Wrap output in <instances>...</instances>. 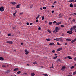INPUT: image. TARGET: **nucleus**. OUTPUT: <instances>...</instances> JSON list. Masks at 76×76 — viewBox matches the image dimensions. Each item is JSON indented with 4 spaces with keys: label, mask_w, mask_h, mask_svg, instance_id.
Here are the masks:
<instances>
[{
    "label": "nucleus",
    "mask_w": 76,
    "mask_h": 76,
    "mask_svg": "<svg viewBox=\"0 0 76 76\" xmlns=\"http://www.w3.org/2000/svg\"><path fill=\"white\" fill-rule=\"evenodd\" d=\"M76 28V26H73V27H71V28L69 30H71V31H73V29L74 30L75 29V28Z\"/></svg>",
    "instance_id": "obj_1"
},
{
    "label": "nucleus",
    "mask_w": 76,
    "mask_h": 76,
    "mask_svg": "<svg viewBox=\"0 0 76 76\" xmlns=\"http://www.w3.org/2000/svg\"><path fill=\"white\" fill-rule=\"evenodd\" d=\"M7 44H13V42L11 41H8L7 42Z\"/></svg>",
    "instance_id": "obj_2"
},
{
    "label": "nucleus",
    "mask_w": 76,
    "mask_h": 76,
    "mask_svg": "<svg viewBox=\"0 0 76 76\" xmlns=\"http://www.w3.org/2000/svg\"><path fill=\"white\" fill-rule=\"evenodd\" d=\"M4 7H1L0 8V10L1 12H3L4 11Z\"/></svg>",
    "instance_id": "obj_3"
},
{
    "label": "nucleus",
    "mask_w": 76,
    "mask_h": 76,
    "mask_svg": "<svg viewBox=\"0 0 76 76\" xmlns=\"http://www.w3.org/2000/svg\"><path fill=\"white\" fill-rule=\"evenodd\" d=\"M72 31L73 30H70V31H67V33H68V34H72L73 33Z\"/></svg>",
    "instance_id": "obj_4"
},
{
    "label": "nucleus",
    "mask_w": 76,
    "mask_h": 76,
    "mask_svg": "<svg viewBox=\"0 0 76 76\" xmlns=\"http://www.w3.org/2000/svg\"><path fill=\"white\" fill-rule=\"evenodd\" d=\"M66 69V66H63L62 67V68L61 69V70L62 71H64Z\"/></svg>",
    "instance_id": "obj_5"
},
{
    "label": "nucleus",
    "mask_w": 76,
    "mask_h": 76,
    "mask_svg": "<svg viewBox=\"0 0 76 76\" xmlns=\"http://www.w3.org/2000/svg\"><path fill=\"white\" fill-rule=\"evenodd\" d=\"M59 29L58 28V27H57L55 28V31L56 32H58V30Z\"/></svg>",
    "instance_id": "obj_6"
},
{
    "label": "nucleus",
    "mask_w": 76,
    "mask_h": 76,
    "mask_svg": "<svg viewBox=\"0 0 76 76\" xmlns=\"http://www.w3.org/2000/svg\"><path fill=\"white\" fill-rule=\"evenodd\" d=\"M76 40V38L74 39L73 40H72L71 41V43H73V42H75Z\"/></svg>",
    "instance_id": "obj_7"
},
{
    "label": "nucleus",
    "mask_w": 76,
    "mask_h": 76,
    "mask_svg": "<svg viewBox=\"0 0 76 76\" xmlns=\"http://www.w3.org/2000/svg\"><path fill=\"white\" fill-rule=\"evenodd\" d=\"M67 41H72V39H66Z\"/></svg>",
    "instance_id": "obj_8"
},
{
    "label": "nucleus",
    "mask_w": 76,
    "mask_h": 76,
    "mask_svg": "<svg viewBox=\"0 0 76 76\" xmlns=\"http://www.w3.org/2000/svg\"><path fill=\"white\" fill-rule=\"evenodd\" d=\"M62 49H63V48H59V49H57V51H61V50Z\"/></svg>",
    "instance_id": "obj_9"
},
{
    "label": "nucleus",
    "mask_w": 76,
    "mask_h": 76,
    "mask_svg": "<svg viewBox=\"0 0 76 76\" xmlns=\"http://www.w3.org/2000/svg\"><path fill=\"white\" fill-rule=\"evenodd\" d=\"M49 45H55V44L53 43L52 42V43H50L49 44Z\"/></svg>",
    "instance_id": "obj_10"
},
{
    "label": "nucleus",
    "mask_w": 76,
    "mask_h": 76,
    "mask_svg": "<svg viewBox=\"0 0 76 76\" xmlns=\"http://www.w3.org/2000/svg\"><path fill=\"white\" fill-rule=\"evenodd\" d=\"M54 40H56L57 41H60V38H57L54 39Z\"/></svg>",
    "instance_id": "obj_11"
},
{
    "label": "nucleus",
    "mask_w": 76,
    "mask_h": 76,
    "mask_svg": "<svg viewBox=\"0 0 76 76\" xmlns=\"http://www.w3.org/2000/svg\"><path fill=\"white\" fill-rule=\"evenodd\" d=\"M61 23V22H60L57 23L56 24V25H60Z\"/></svg>",
    "instance_id": "obj_12"
},
{
    "label": "nucleus",
    "mask_w": 76,
    "mask_h": 76,
    "mask_svg": "<svg viewBox=\"0 0 76 76\" xmlns=\"http://www.w3.org/2000/svg\"><path fill=\"white\" fill-rule=\"evenodd\" d=\"M19 70V68H16L14 69L13 71H17V70Z\"/></svg>",
    "instance_id": "obj_13"
},
{
    "label": "nucleus",
    "mask_w": 76,
    "mask_h": 76,
    "mask_svg": "<svg viewBox=\"0 0 76 76\" xmlns=\"http://www.w3.org/2000/svg\"><path fill=\"white\" fill-rule=\"evenodd\" d=\"M69 7H73V4L71 3L69 5Z\"/></svg>",
    "instance_id": "obj_14"
},
{
    "label": "nucleus",
    "mask_w": 76,
    "mask_h": 76,
    "mask_svg": "<svg viewBox=\"0 0 76 76\" xmlns=\"http://www.w3.org/2000/svg\"><path fill=\"white\" fill-rule=\"evenodd\" d=\"M11 4H13L14 5H15V4H16V2H11Z\"/></svg>",
    "instance_id": "obj_15"
},
{
    "label": "nucleus",
    "mask_w": 76,
    "mask_h": 76,
    "mask_svg": "<svg viewBox=\"0 0 76 76\" xmlns=\"http://www.w3.org/2000/svg\"><path fill=\"white\" fill-rule=\"evenodd\" d=\"M10 71L9 70H7V71H6V73H10Z\"/></svg>",
    "instance_id": "obj_16"
},
{
    "label": "nucleus",
    "mask_w": 76,
    "mask_h": 76,
    "mask_svg": "<svg viewBox=\"0 0 76 76\" xmlns=\"http://www.w3.org/2000/svg\"><path fill=\"white\" fill-rule=\"evenodd\" d=\"M19 7H20V5L18 4L16 6V8L17 9H18V8H19Z\"/></svg>",
    "instance_id": "obj_17"
},
{
    "label": "nucleus",
    "mask_w": 76,
    "mask_h": 76,
    "mask_svg": "<svg viewBox=\"0 0 76 76\" xmlns=\"http://www.w3.org/2000/svg\"><path fill=\"white\" fill-rule=\"evenodd\" d=\"M31 75L32 76H35V73H31Z\"/></svg>",
    "instance_id": "obj_18"
},
{
    "label": "nucleus",
    "mask_w": 76,
    "mask_h": 76,
    "mask_svg": "<svg viewBox=\"0 0 76 76\" xmlns=\"http://www.w3.org/2000/svg\"><path fill=\"white\" fill-rule=\"evenodd\" d=\"M67 58H69L70 60H72V58H71L70 56H67Z\"/></svg>",
    "instance_id": "obj_19"
},
{
    "label": "nucleus",
    "mask_w": 76,
    "mask_h": 76,
    "mask_svg": "<svg viewBox=\"0 0 76 76\" xmlns=\"http://www.w3.org/2000/svg\"><path fill=\"white\" fill-rule=\"evenodd\" d=\"M17 12H18L17 11H16L15 13H13L14 16H15V14L17 13Z\"/></svg>",
    "instance_id": "obj_20"
},
{
    "label": "nucleus",
    "mask_w": 76,
    "mask_h": 76,
    "mask_svg": "<svg viewBox=\"0 0 76 76\" xmlns=\"http://www.w3.org/2000/svg\"><path fill=\"white\" fill-rule=\"evenodd\" d=\"M4 60V59L3 58V57H0V60Z\"/></svg>",
    "instance_id": "obj_21"
},
{
    "label": "nucleus",
    "mask_w": 76,
    "mask_h": 76,
    "mask_svg": "<svg viewBox=\"0 0 76 76\" xmlns=\"http://www.w3.org/2000/svg\"><path fill=\"white\" fill-rule=\"evenodd\" d=\"M47 31L48 32H49V33H51V31L49 30V29H48Z\"/></svg>",
    "instance_id": "obj_22"
},
{
    "label": "nucleus",
    "mask_w": 76,
    "mask_h": 76,
    "mask_svg": "<svg viewBox=\"0 0 76 76\" xmlns=\"http://www.w3.org/2000/svg\"><path fill=\"white\" fill-rule=\"evenodd\" d=\"M57 61H60V62H61V59L60 58L58 59Z\"/></svg>",
    "instance_id": "obj_23"
},
{
    "label": "nucleus",
    "mask_w": 76,
    "mask_h": 76,
    "mask_svg": "<svg viewBox=\"0 0 76 76\" xmlns=\"http://www.w3.org/2000/svg\"><path fill=\"white\" fill-rule=\"evenodd\" d=\"M46 41H49L51 40V39H46Z\"/></svg>",
    "instance_id": "obj_24"
},
{
    "label": "nucleus",
    "mask_w": 76,
    "mask_h": 76,
    "mask_svg": "<svg viewBox=\"0 0 76 76\" xmlns=\"http://www.w3.org/2000/svg\"><path fill=\"white\" fill-rule=\"evenodd\" d=\"M33 64H37V62L36 61L35 62H34L33 63Z\"/></svg>",
    "instance_id": "obj_25"
},
{
    "label": "nucleus",
    "mask_w": 76,
    "mask_h": 76,
    "mask_svg": "<svg viewBox=\"0 0 76 76\" xmlns=\"http://www.w3.org/2000/svg\"><path fill=\"white\" fill-rule=\"evenodd\" d=\"M52 23H52V22H51L49 23V25H52Z\"/></svg>",
    "instance_id": "obj_26"
},
{
    "label": "nucleus",
    "mask_w": 76,
    "mask_h": 76,
    "mask_svg": "<svg viewBox=\"0 0 76 76\" xmlns=\"http://www.w3.org/2000/svg\"><path fill=\"white\" fill-rule=\"evenodd\" d=\"M44 16H42V20H44Z\"/></svg>",
    "instance_id": "obj_27"
},
{
    "label": "nucleus",
    "mask_w": 76,
    "mask_h": 76,
    "mask_svg": "<svg viewBox=\"0 0 76 76\" xmlns=\"http://www.w3.org/2000/svg\"><path fill=\"white\" fill-rule=\"evenodd\" d=\"M72 1H73V2H74V0H72L71 1H68V2H72Z\"/></svg>",
    "instance_id": "obj_28"
},
{
    "label": "nucleus",
    "mask_w": 76,
    "mask_h": 76,
    "mask_svg": "<svg viewBox=\"0 0 76 76\" xmlns=\"http://www.w3.org/2000/svg\"><path fill=\"white\" fill-rule=\"evenodd\" d=\"M62 40H63V38H59V41L60 40L61 41Z\"/></svg>",
    "instance_id": "obj_29"
},
{
    "label": "nucleus",
    "mask_w": 76,
    "mask_h": 76,
    "mask_svg": "<svg viewBox=\"0 0 76 76\" xmlns=\"http://www.w3.org/2000/svg\"><path fill=\"white\" fill-rule=\"evenodd\" d=\"M20 73H21V72H20V71H18L17 72V74H20Z\"/></svg>",
    "instance_id": "obj_30"
},
{
    "label": "nucleus",
    "mask_w": 76,
    "mask_h": 76,
    "mask_svg": "<svg viewBox=\"0 0 76 76\" xmlns=\"http://www.w3.org/2000/svg\"><path fill=\"white\" fill-rule=\"evenodd\" d=\"M28 54H29V52H26L25 53V54L26 55H28Z\"/></svg>",
    "instance_id": "obj_31"
},
{
    "label": "nucleus",
    "mask_w": 76,
    "mask_h": 76,
    "mask_svg": "<svg viewBox=\"0 0 76 76\" xmlns=\"http://www.w3.org/2000/svg\"><path fill=\"white\" fill-rule=\"evenodd\" d=\"M58 56H56L55 57H53V59H56V58H57Z\"/></svg>",
    "instance_id": "obj_32"
},
{
    "label": "nucleus",
    "mask_w": 76,
    "mask_h": 76,
    "mask_svg": "<svg viewBox=\"0 0 76 76\" xmlns=\"http://www.w3.org/2000/svg\"><path fill=\"white\" fill-rule=\"evenodd\" d=\"M75 68V66H72V67H71V69H73Z\"/></svg>",
    "instance_id": "obj_33"
},
{
    "label": "nucleus",
    "mask_w": 76,
    "mask_h": 76,
    "mask_svg": "<svg viewBox=\"0 0 76 76\" xmlns=\"http://www.w3.org/2000/svg\"><path fill=\"white\" fill-rule=\"evenodd\" d=\"M43 75H44V76H48V75L47 74H43Z\"/></svg>",
    "instance_id": "obj_34"
},
{
    "label": "nucleus",
    "mask_w": 76,
    "mask_h": 76,
    "mask_svg": "<svg viewBox=\"0 0 76 76\" xmlns=\"http://www.w3.org/2000/svg\"><path fill=\"white\" fill-rule=\"evenodd\" d=\"M61 28H64V26L63 25H61Z\"/></svg>",
    "instance_id": "obj_35"
},
{
    "label": "nucleus",
    "mask_w": 76,
    "mask_h": 76,
    "mask_svg": "<svg viewBox=\"0 0 76 76\" xmlns=\"http://www.w3.org/2000/svg\"><path fill=\"white\" fill-rule=\"evenodd\" d=\"M39 15L36 18V19H37L39 18Z\"/></svg>",
    "instance_id": "obj_36"
},
{
    "label": "nucleus",
    "mask_w": 76,
    "mask_h": 76,
    "mask_svg": "<svg viewBox=\"0 0 76 76\" xmlns=\"http://www.w3.org/2000/svg\"><path fill=\"white\" fill-rule=\"evenodd\" d=\"M2 67H6V66L4 65H2Z\"/></svg>",
    "instance_id": "obj_37"
},
{
    "label": "nucleus",
    "mask_w": 76,
    "mask_h": 76,
    "mask_svg": "<svg viewBox=\"0 0 76 76\" xmlns=\"http://www.w3.org/2000/svg\"><path fill=\"white\" fill-rule=\"evenodd\" d=\"M38 29L39 30H41V27H39L38 28Z\"/></svg>",
    "instance_id": "obj_38"
},
{
    "label": "nucleus",
    "mask_w": 76,
    "mask_h": 76,
    "mask_svg": "<svg viewBox=\"0 0 76 76\" xmlns=\"http://www.w3.org/2000/svg\"><path fill=\"white\" fill-rule=\"evenodd\" d=\"M57 23V21H55L53 22V23Z\"/></svg>",
    "instance_id": "obj_39"
},
{
    "label": "nucleus",
    "mask_w": 76,
    "mask_h": 76,
    "mask_svg": "<svg viewBox=\"0 0 76 76\" xmlns=\"http://www.w3.org/2000/svg\"><path fill=\"white\" fill-rule=\"evenodd\" d=\"M11 34H8V35L9 36V37H10V36H11Z\"/></svg>",
    "instance_id": "obj_40"
},
{
    "label": "nucleus",
    "mask_w": 76,
    "mask_h": 76,
    "mask_svg": "<svg viewBox=\"0 0 76 76\" xmlns=\"http://www.w3.org/2000/svg\"><path fill=\"white\" fill-rule=\"evenodd\" d=\"M52 53H55L56 52L55 51V50H53L52 51Z\"/></svg>",
    "instance_id": "obj_41"
},
{
    "label": "nucleus",
    "mask_w": 76,
    "mask_h": 76,
    "mask_svg": "<svg viewBox=\"0 0 76 76\" xmlns=\"http://www.w3.org/2000/svg\"><path fill=\"white\" fill-rule=\"evenodd\" d=\"M57 44L58 45H60V43H59L58 42H57Z\"/></svg>",
    "instance_id": "obj_42"
},
{
    "label": "nucleus",
    "mask_w": 76,
    "mask_h": 76,
    "mask_svg": "<svg viewBox=\"0 0 76 76\" xmlns=\"http://www.w3.org/2000/svg\"><path fill=\"white\" fill-rule=\"evenodd\" d=\"M12 29L14 30L16 29V27H12Z\"/></svg>",
    "instance_id": "obj_43"
},
{
    "label": "nucleus",
    "mask_w": 76,
    "mask_h": 76,
    "mask_svg": "<svg viewBox=\"0 0 76 76\" xmlns=\"http://www.w3.org/2000/svg\"><path fill=\"white\" fill-rule=\"evenodd\" d=\"M75 19H73L72 20V22H75Z\"/></svg>",
    "instance_id": "obj_44"
},
{
    "label": "nucleus",
    "mask_w": 76,
    "mask_h": 76,
    "mask_svg": "<svg viewBox=\"0 0 76 76\" xmlns=\"http://www.w3.org/2000/svg\"><path fill=\"white\" fill-rule=\"evenodd\" d=\"M43 9L44 10L46 9V7H43Z\"/></svg>",
    "instance_id": "obj_45"
},
{
    "label": "nucleus",
    "mask_w": 76,
    "mask_h": 76,
    "mask_svg": "<svg viewBox=\"0 0 76 76\" xmlns=\"http://www.w3.org/2000/svg\"><path fill=\"white\" fill-rule=\"evenodd\" d=\"M24 51H25V52H28V50L26 49L24 50Z\"/></svg>",
    "instance_id": "obj_46"
},
{
    "label": "nucleus",
    "mask_w": 76,
    "mask_h": 76,
    "mask_svg": "<svg viewBox=\"0 0 76 76\" xmlns=\"http://www.w3.org/2000/svg\"><path fill=\"white\" fill-rule=\"evenodd\" d=\"M26 24L27 25H29V23L28 22H27L26 23Z\"/></svg>",
    "instance_id": "obj_47"
},
{
    "label": "nucleus",
    "mask_w": 76,
    "mask_h": 76,
    "mask_svg": "<svg viewBox=\"0 0 76 76\" xmlns=\"http://www.w3.org/2000/svg\"><path fill=\"white\" fill-rule=\"evenodd\" d=\"M52 67H54V64H53H53H52Z\"/></svg>",
    "instance_id": "obj_48"
},
{
    "label": "nucleus",
    "mask_w": 76,
    "mask_h": 76,
    "mask_svg": "<svg viewBox=\"0 0 76 76\" xmlns=\"http://www.w3.org/2000/svg\"><path fill=\"white\" fill-rule=\"evenodd\" d=\"M38 22V20H36V22Z\"/></svg>",
    "instance_id": "obj_49"
},
{
    "label": "nucleus",
    "mask_w": 76,
    "mask_h": 76,
    "mask_svg": "<svg viewBox=\"0 0 76 76\" xmlns=\"http://www.w3.org/2000/svg\"><path fill=\"white\" fill-rule=\"evenodd\" d=\"M32 24H33V23H30V25H32Z\"/></svg>",
    "instance_id": "obj_50"
},
{
    "label": "nucleus",
    "mask_w": 76,
    "mask_h": 76,
    "mask_svg": "<svg viewBox=\"0 0 76 76\" xmlns=\"http://www.w3.org/2000/svg\"><path fill=\"white\" fill-rule=\"evenodd\" d=\"M53 68H54V67H53V66H51L50 67V69H53Z\"/></svg>",
    "instance_id": "obj_51"
},
{
    "label": "nucleus",
    "mask_w": 76,
    "mask_h": 76,
    "mask_svg": "<svg viewBox=\"0 0 76 76\" xmlns=\"http://www.w3.org/2000/svg\"><path fill=\"white\" fill-rule=\"evenodd\" d=\"M52 13H54V11L53 10L51 12Z\"/></svg>",
    "instance_id": "obj_52"
},
{
    "label": "nucleus",
    "mask_w": 76,
    "mask_h": 76,
    "mask_svg": "<svg viewBox=\"0 0 76 76\" xmlns=\"http://www.w3.org/2000/svg\"><path fill=\"white\" fill-rule=\"evenodd\" d=\"M65 45H67V42H66L65 43Z\"/></svg>",
    "instance_id": "obj_53"
},
{
    "label": "nucleus",
    "mask_w": 76,
    "mask_h": 76,
    "mask_svg": "<svg viewBox=\"0 0 76 76\" xmlns=\"http://www.w3.org/2000/svg\"><path fill=\"white\" fill-rule=\"evenodd\" d=\"M53 32V33H56V32L55 31V30H54Z\"/></svg>",
    "instance_id": "obj_54"
},
{
    "label": "nucleus",
    "mask_w": 76,
    "mask_h": 76,
    "mask_svg": "<svg viewBox=\"0 0 76 76\" xmlns=\"http://www.w3.org/2000/svg\"><path fill=\"white\" fill-rule=\"evenodd\" d=\"M57 3V1H56L54 2L53 3L54 4H55V3Z\"/></svg>",
    "instance_id": "obj_55"
},
{
    "label": "nucleus",
    "mask_w": 76,
    "mask_h": 76,
    "mask_svg": "<svg viewBox=\"0 0 76 76\" xmlns=\"http://www.w3.org/2000/svg\"><path fill=\"white\" fill-rule=\"evenodd\" d=\"M74 60L75 61H76V58H75L74 59Z\"/></svg>",
    "instance_id": "obj_56"
},
{
    "label": "nucleus",
    "mask_w": 76,
    "mask_h": 76,
    "mask_svg": "<svg viewBox=\"0 0 76 76\" xmlns=\"http://www.w3.org/2000/svg\"><path fill=\"white\" fill-rule=\"evenodd\" d=\"M23 43H21V45H23Z\"/></svg>",
    "instance_id": "obj_57"
},
{
    "label": "nucleus",
    "mask_w": 76,
    "mask_h": 76,
    "mask_svg": "<svg viewBox=\"0 0 76 76\" xmlns=\"http://www.w3.org/2000/svg\"><path fill=\"white\" fill-rule=\"evenodd\" d=\"M61 14L60 13L59 14V16H61Z\"/></svg>",
    "instance_id": "obj_58"
},
{
    "label": "nucleus",
    "mask_w": 76,
    "mask_h": 76,
    "mask_svg": "<svg viewBox=\"0 0 76 76\" xmlns=\"http://www.w3.org/2000/svg\"><path fill=\"white\" fill-rule=\"evenodd\" d=\"M73 15H76V12L74 13Z\"/></svg>",
    "instance_id": "obj_59"
},
{
    "label": "nucleus",
    "mask_w": 76,
    "mask_h": 76,
    "mask_svg": "<svg viewBox=\"0 0 76 76\" xmlns=\"http://www.w3.org/2000/svg\"><path fill=\"white\" fill-rule=\"evenodd\" d=\"M74 3H75V2H76V0H74Z\"/></svg>",
    "instance_id": "obj_60"
},
{
    "label": "nucleus",
    "mask_w": 76,
    "mask_h": 76,
    "mask_svg": "<svg viewBox=\"0 0 76 76\" xmlns=\"http://www.w3.org/2000/svg\"><path fill=\"white\" fill-rule=\"evenodd\" d=\"M75 32H76V28L75 29Z\"/></svg>",
    "instance_id": "obj_61"
},
{
    "label": "nucleus",
    "mask_w": 76,
    "mask_h": 76,
    "mask_svg": "<svg viewBox=\"0 0 76 76\" xmlns=\"http://www.w3.org/2000/svg\"><path fill=\"white\" fill-rule=\"evenodd\" d=\"M52 7H54V6L53 5L52 6Z\"/></svg>",
    "instance_id": "obj_62"
},
{
    "label": "nucleus",
    "mask_w": 76,
    "mask_h": 76,
    "mask_svg": "<svg viewBox=\"0 0 76 76\" xmlns=\"http://www.w3.org/2000/svg\"><path fill=\"white\" fill-rule=\"evenodd\" d=\"M32 7H33V6H31L30 7V8H32Z\"/></svg>",
    "instance_id": "obj_63"
},
{
    "label": "nucleus",
    "mask_w": 76,
    "mask_h": 76,
    "mask_svg": "<svg viewBox=\"0 0 76 76\" xmlns=\"http://www.w3.org/2000/svg\"><path fill=\"white\" fill-rule=\"evenodd\" d=\"M62 36H64V34H63L62 35Z\"/></svg>",
    "instance_id": "obj_64"
}]
</instances>
